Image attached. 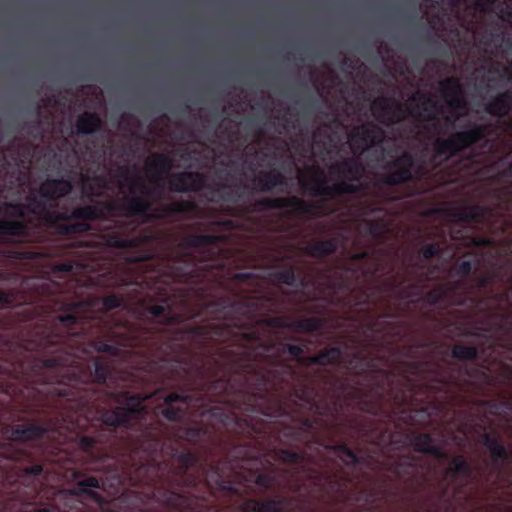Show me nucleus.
<instances>
[{
	"label": "nucleus",
	"mask_w": 512,
	"mask_h": 512,
	"mask_svg": "<svg viewBox=\"0 0 512 512\" xmlns=\"http://www.w3.org/2000/svg\"><path fill=\"white\" fill-rule=\"evenodd\" d=\"M221 241V236L204 234H187L179 243V247L187 250L177 256H171L163 261L158 271L157 280L164 287L160 290L175 292L176 284H196L201 281L203 272L211 268L207 263L216 257L212 246Z\"/></svg>",
	"instance_id": "nucleus-2"
},
{
	"label": "nucleus",
	"mask_w": 512,
	"mask_h": 512,
	"mask_svg": "<svg viewBox=\"0 0 512 512\" xmlns=\"http://www.w3.org/2000/svg\"><path fill=\"white\" fill-rule=\"evenodd\" d=\"M489 36H490V39H487L485 37L484 40H483V43L485 45H489L490 44V40H493L496 45H498L500 43H504L507 47H509V48L512 47V40L510 38H505L504 34L502 32H500V33H493V32H491L489 34Z\"/></svg>",
	"instance_id": "nucleus-50"
},
{
	"label": "nucleus",
	"mask_w": 512,
	"mask_h": 512,
	"mask_svg": "<svg viewBox=\"0 0 512 512\" xmlns=\"http://www.w3.org/2000/svg\"><path fill=\"white\" fill-rule=\"evenodd\" d=\"M451 356L459 361H473L478 357V349L475 346L456 344L451 349Z\"/></svg>",
	"instance_id": "nucleus-40"
},
{
	"label": "nucleus",
	"mask_w": 512,
	"mask_h": 512,
	"mask_svg": "<svg viewBox=\"0 0 512 512\" xmlns=\"http://www.w3.org/2000/svg\"><path fill=\"white\" fill-rule=\"evenodd\" d=\"M490 284V278L488 276H481L478 279V286L479 287H486Z\"/></svg>",
	"instance_id": "nucleus-60"
},
{
	"label": "nucleus",
	"mask_w": 512,
	"mask_h": 512,
	"mask_svg": "<svg viewBox=\"0 0 512 512\" xmlns=\"http://www.w3.org/2000/svg\"><path fill=\"white\" fill-rule=\"evenodd\" d=\"M199 471L206 472V484L204 488L216 487L225 492L243 497L253 492L252 484L257 485L265 491L272 490L278 486L277 476L273 472L258 473L253 479L236 471L238 465L227 459L208 463L199 457Z\"/></svg>",
	"instance_id": "nucleus-4"
},
{
	"label": "nucleus",
	"mask_w": 512,
	"mask_h": 512,
	"mask_svg": "<svg viewBox=\"0 0 512 512\" xmlns=\"http://www.w3.org/2000/svg\"><path fill=\"white\" fill-rule=\"evenodd\" d=\"M338 248L337 238H330L325 240L315 241L314 243L304 248L305 254L315 257L323 258L330 256L336 252Z\"/></svg>",
	"instance_id": "nucleus-29"
},
{
	"label": "nucleus",
	"mask_w": 512,
	"mask_h": 512,
	"mask_svg": "<svg viewBox=\"0 0 512 512\" xmlns=\"http://www.w3.org/2000/svg\"><path fill=\"white\" fill-rule=\"evenodd\" d=\"M97 443L98 441L94 437L83 436L79 440V448L86 454L89 462L94 464L92 469L110 468L113 459L107 452L98 450Z\"/></svg>",
	"instance_id": "nucleus-21"
},
{
	"label": "nucleus",
	"mask_w": 512,
	"mask_h": 512,
	"mask_svg": "<svg viewBox=\"0 0 512 512\" xmlns=\"http://www.w3.org/2000/svg\"><path fill=\"white\" fill-rule=\"evenodd\" d=\"M424 467V460L420 456L409 453L392 463L388 470L400 481L407 485H413L417 481L420 470Z\"/></svg>",
	"instance_id": "nucleus-18"
},
{
	"label": "nucleus",
	"mask_w": 512,
	"mask_h": 512,
	"mask_svg": "<svg viewBox=\"0 0 512 512\" xmlns=\"http://www.w3.org/2000/svg\"><path fill=\"white\" fill-rule=\"evenodd\" d=\"M500 18L503 20H505L506 18L512 20V9H506L505 11H503Z\"/></svg>",
	"instance_id": "nucleus-64"
},
{
	"label": "nucleus",
	"mask_w": 512,
	"mask_h": 512,
	"mask_svg": "<svg viewBox=\"0 0 512 512\" xmlns=\"http://www.w3.org/2000/svg\"><path fill=\"white\" fill-rule=\"evenodd\" d=\"M10 439L13 441H32L45 436L47 429L39 424H16L11 427Z\"/></svg>",
	"instance_id": "nucleus-26"
},
{
	"label": "nucleus",
	"mask_w": 512,
	"mask_h": 512,
	"mask_svg": "<svg viewBox=\"0 0 512 512\" xmlns=\"http://www.w3.org/2000/svg\"><path fill=\"white\" fill-rule=\"evenodd\" d=\"M15 277V274L0 270V283L9 282Z\"/></svg>",
	"instance_id": "nucleus-55"
},
{
	"label": "nucleus",
	"mask_w": 512,
	"mask_h": 512,
	"mask_svg": "<svg viewBox=\"0 0 512 512\" xmlns=\"http://www.w3.org/2000/svg\"><path fill=\"white\" fill-rule=\"evenodd\" d=\"M173 168L172 158L164 153L154 154L146 162V170L151 174L154 181H160L170 174Z\"/></svg>",
	"instance_id": "nucleus-25"
},
{
	"label": "nucleus",
	"mask_w": 512,
	"mask_h": 512,
	"mask_svg": "<svg viewBox=\"0 0 512 512\" xmlns=\"http://www.w3.org/2000/svg\"><path fill=\"white\" fill-rule=\"evenodd\" d=\"M414 157L404 151L395 159L385 165L386 172L381 176L380 182L386 186H399L413 181Z\"/></svg>",
	"instance_id": "nucleus-14"
},
{
	"label": "nucleus",
	"mask_w": 512,
	"mask_h": 512,
	"mask_svg": "<svg viewBox=\"0 0 512 512\" xmlns=\"http://www.w3.org/2000/svg\"><path fill=\"white\" fill-rule=\"evenodd\" d=\"M324 323V319L320 317H302L288 324H284V327H287L295 332L313 333L321 330L324 326Z\"/></svg>",
	"instance_id": "nucleus-32"
},
{
	"label": "nucleus",
	"mask_w": 512,
	"mask_h": 512,
	"mask_svg": "<svg viewBox=\"0 0 512 512\" xmlns=\"http://www.w3.org/2000/svg\"><path fill=\"white\" fill-rule=\"evenodd\" d=\"M169 190L176 193L199 192L203 189L210 190L211 194L221 196L227 202H237L240 194L230 189L225 183L207 185L206 177L198 171H181L170 174Z\"/></svg>",
	"instance_id": "nucleus-11"
},
{
	"label": "nucleus",
	"mask_w": 512,
	"mask_h": 512,
	"mask_svg": "<svg viewBox=\"0 0 512 512\" xmlns=\"http://www.w3.org/2000/svg\"><path fill=\"white\" fill-rule=\"evenodd\" d=\"M191 398L186 393H170L165 397L167 407L162 411L163 416L169 421H181L185 416Z\"/></svg>",
	"instance_id": "nucleus-24"
},
{
	"label": "nucleus",
	"mask_w": 512,
	"mask_h": 512,
	"mask_svg": "<svg viewBox=\"0 0 512 512\" xmlns=\"http://www.w3.org/2000/svg\"><path fill=\"white\" fill-rule=\"evenodd\" d=\"M113 364L103 356L93 357V384H108L107 379L113 374Z\"/></svg>",
	"instance_id": "nucleus-31"
},
{
	"label": "nucleus",
	"mask_w": 512,
	"mask_h": 512,
	"mask_svg": "<svg viewBox=\"0 0 512 512\" xmlns=\"http://www.w3.org/2000/svg\"><path fill=\"white\" fill-rule=\"evenodd\" d=\"M144 397L133 395L127 397L126 407H117L115 410L108 411L103 415V422L111 427L129 428L132 419H138L144 413Z\"/></svg>",
	"instance_id": "nucleus-15"
},
{
	"label": "nucleus",
	"mask_w": 512,
	"mask_h": 512,
	"mask_svg": "<svg viewBox=\"0 0 512 512\" xmlns=\"http://www.w3.org/2000/svg\"><path fill=\"white\" fill-rule=\"evenodd\" d=\"M306 404L309 406L310 409H315V411L319 414H322V412L320 411V407L319 405L316 403L315 400L313 401H306Z\"/></svg>",
	"instance_id": "nucleus-62"
},
{
	"label": "nucleus",
	"mask_w": 512,
	"mask_h": 512,
	"mask_svg": "<svg viewBox=\"0 0 512 512\" xmlns=\"http://www.w3.org/2000/svg\"><path fill=\"white\" fill-rule=\"evenodd\" d=\"M302 488H303V484H300V483H293L290 485V489L294 493H300L302 491Z\"/></svg>",
	"instance_id": "nucleus-63"
},
{
	"label": "nucleus",
	"mask_w": 512,
	"mask_h": 512,
	"mask_svg": "<svg viewBox=\"0 0 512 512\" xmlns=\"http://www.w3.org/2000/svg\"><path fill=\"white\" fill-rule=\"evenodd\" d=\"M319 204L310 203L297 196L292 197H265L257 200L253 205V210L257 212L267 210H278L291 208L294 215L314 216L315 210L319 209Z\"/></svg>",
	"instance_id": "nucleus-13"
},
{
	"label": "nucleus",
	"mask_w": 512,
	"mask_h": 512,
	"mask_svg": "<svg viewBox=\"0 0 512 512\" xmlns=\"http://www.w3.org/2000/svg\"><path fill=\"white\" fill-rule=\"evenodd\" d=\"M409 440L414 451L418 453L431 455L440 460L450 459L449 466L444 470V480H449V483L440 487L438 498L450 502L462 494L473 476V468L465 457L458 455L450 458L440 447L434 445V438L429 433H413Z\"/></svg>",
	"instance_id": "nucleus-5"
},
{
	"label": "nucleus",
	"mask_w": 512,
	"mask_h": 512,
	"mask_svg": "<svg viewBox=\"0 0 512 512\" xmlns=\"http://www.w3.org/2000/svg\"><path fill=\"white\" fill-rule=\"evenodd\" d=\"M343 357L341 347H329L321 350L319 353L310 356L309 362L319 366L338 365Z\"/></svg>",
	"instance_id": "nucleus-30"
},
{
	"label": "nucleus",
	"mask_w": 512,
	"mask_h": 512,
	"mask_svg": "<svg viewBox=\"0 0 512 512\" xmlns=\"http://www.w3.org/2000/svg\"><path fill=\"white\" fill-rule=\"evenodd\" d=\"M123 303V298L116 294H109L102 299V307L106 313L122 307Z\"/></svg>",
	"instance_id": "nucleus-47"
},
{
	"label": "nucleus",
	"mask_w": 512,
	"mask_h": 512,
	"mask_svg": "<svg viewBox=\"0 0 512 512\" xmlns=\"http://www.w3.org/2000/svg\"><path fill=\"white\" fill-rule=\"evenodd\" d=\"M424 99L422 110L425 114L415 109H410L407 104L402 103L395 98L381 97L373 101L371 111L374 118L384 126H392L406 119L407 116H413L426 121H432L435 131L440 132V125L437 120L439 107L434 99L425 94H420Z\"/></svg>",
	"instance_id": "nucleus-8"
},
{
	"label": "nucleus",
	"mask_w": 512,
	"mask_h": 512,
	"mask_svg": "<svg viewBox=\"0 0 512 512\" xmlns=\"http://www.w3.org/2000/svg\"><path fill=\"white\" fill-rule=\"evenodd\" d=\"M466 127L447 138H437L434 143L435 158L448 161L485 139L488 134V126L485 124L469 122Z\"/></svg>",
	"instance_id": "nucleus-10"
},
{
	"label": "nucleus",
	"mask_w": 512,
	"mask_h": 512,
	"mask_svg": "<svg viewBox=\"0 0 512 512\" xmlns=\"http://www.w3.org/2000/svg\"><path fill=\"white\" fill-rule=\"evenodd\" d=\"M432 342L429 339H418L414 342L398 348V352L405 360L415 364L421 363V353L430 348Z\"/></svg>",
	"instance_id": "nucleus-27"
},
{
	"label": "nucleus",
	"mask_w": 512,
	"mask_h": 512,
	"mask_svg": "<svg viewBox=\"0 0 512 512\" xmlns=\"http://www.w3.org/2000/svg\"><path fill=\"white\" fill-rule=\"evenodd\" d=\"M412 296H418V291L415 285L403 287L397 291V298L401 300L408 299Z\"/></svg>",
	"instance_id": "nucleus-51"
},
{
	"label": "nucleus",
	"mask_w": 512,
	"mask_h": 512,
	"mask_svg": "<svg viewBox=\"0 0 512 512\" xmlns=\"http://www.w3.org/2000/svg\"><path fill=\"white\" fill-rule=\"evenodd\" d=\"M206 434H207L206 427L199 425V424H194L192 426L181 427L179 429L177 436L187 442L196 444L202 438H204L206 436Z\"/></svg>",
	"instance_id": "nucleus-38"
},
{
	"label": "nucleus",
	"mask_w": 512,
	"mask_h": 512,
	"mask_svg": "<svg viewBox=\"0 0 512 512\" xmlns=\"http://www.w3.org/2000/svg\"><path fill=\"white\" fill-rule=\"evenodd\" d=\"M477 6H479L482 10H486L490 6H492L495 0H475Z\"/></svg>",
	"instance_id": "nucleus-57"
},
{
	"label": "nucleus",
	"mask_w": 512,
	"mask_h": 512,
	"mask_svg": "<svg viewBox=\"0 0 512 512\" xmlns=\"http://www.w3.org/2000/svg\"><path fill=\"white\" fill-rule=\"evenodd\" d=\"M100 215V209H98L96 203L93 202L76 206L70 211L72 221L80 220L79 222L89 223V221H98Z\"/></svg>",
	"instance_id": "nucleus-34"
},
{
	"label": "nucleus",
	"mask_w": 512,
	"mask_h": 512,
	"mask_svg": "<svg viewBox=\"0 0 512 512\" xmlns=\"http://www.w3.org/2000/svg\"><path fill=\"white\" fill-rule=\"evenodd\" d=\"M472 267L470 260H462L456 262L454 270L456 275L460 276L462 279H466L470 275Z\"/></svg>",
	"instance_id": "nucleus-48"
},
{
	"label": "nucleus",
	"mask_w": 512,
	"mask_h": 512,
	"mask_svg": "<svg viewBox=\"0 0 512 512\" xmlns=\"http://www.w3.org/2000/svg\"><path fill=\"white\" fill-rule=\"evenodd\" d=\"M146 437L141 449L148 459L121 471L110 470L106 477L115 490L134 488L121 494L120 508L129 512H228L216 501L234 494L216 487L204 488L206 472L199 471V456L195 452L180 449L154 433ZM240 511L259 512V500L243 499Z\"/></svg>",
	"instance_id": "nucleus-1"
},
{
	"label": "nucleus",
	"mask_w": 512,
	"mask_h": 512,
	"mask_svg": "<svg viewBox=\"0 0 512 512\" xmlns=\"http://www.w3.org/2000/svg\"><path fill=\"white\" fill-rule=\"evenodd\" d=\"M119 174L126 180H131L129 192L131 195L124 196L122 202L114 200H98L97 208L100 209L101 215L99 220H108L110 217L124 214L127 217H136L141 220V216H145L151 208V201L148 199L152 192L147 188L146 184L140 178L129 177V169L121 167ZM162 190L155 189L154 196H161Z\"/></svg>",
	"instance_id": "nucleus-6"
},
{
	"label": "nucleus",
	"mask_w": 512,
	"mask_h": 512,
	"mask_svg": "<svg viewBox=\"0 0 512 512\" xmlns=\"http://www.w3.org/2000/svg\"><path fill=\"white\" fill-rule=\"evenodd\" d=\"M363 406L361 407V410L367 412V413H370V414H373V415H377L378 414V411H379V407L376 403L372 402V401H364L363 403Z\"/></svg>",
	"instance_id": "nucleus-54"
},
{
	"label": "nucleus",
	"mask_w": 512,
	"mask_h": 512,
	"mask_svg": "<svg viewBox=\"0 0 512 512\" xmlns=\"http://www.w3.org/2000/svg\"><path fill=\"white\" fill-rule=\"evenodd\" d=\"M270 171H271V174H269L268 176H269L270 180L273 181L274 188H276L278 186H284L287 184V178L283 173L276 171V170H270Z\"/></svg>",
	"instance_id": "nucleus-52"
},
{
	"label": "nucleus",
	"mask_w": 512,
	"mask_h": 512,
	"mask_svg": "<svg viewBox=\"0 0 512 512\" xmlns=\"http://www.w3.org/2000/svg\"><path fill=\"white\" fill-rule=\"evenodd\" d=\"M369 257L368 252H358L354 254L353 259L357 261H363L366 260Z\"/></svg>",
	"instance_id": "nucleus-59"
},
{
	"label": "nucleus",
	"mask_w": 512,
	"mask_h": 512,
	"mask_svg": "<svg viewBox=\"0 0 512 512\" xmlns=\"http://www.w3.org/2000/svg\"><path fill=\"white\" fill-rule=\"evenodd\" d=\"M308 479L313 481L314 485L319 487L322 492L331 495L337 502L343 500L345 489L347 485L352 482L349 476L341 478L336 475L320 472H316L315 475H310Z\"/></svg>",
	"instance_id": "nucleus-19"
},
{
	"label": "nucleus",
	"mask_w": 512,
	"mask_h": 512,
	"mask_svg": "<svg viewBox=\"0 0 512 512\" xmlns=\"http://www.w3.org/2000/svg\"><path fill=\"white\" fill-rule=\"evenodd\" d=\"M92 226L87 222H74V223H63L56 230L59 234L69 236L84 234L91 231Z\"/></svg>",
	"instance_id": "nucleus-41"
},
{
	"label": "nucleus",
	"mask_w": 512,
	"mask_h": 512,
	"mask_svg": "<svg viewBox=\"0 0 512 512\" xmlns=\"http://www.w3.org/2000/svg\"><path fill=\"white\" fill-rule=\"evenodd\" d=\"M82 194L85 199L93 203L97 201L96 198L102 196V193L96 188L95 183L89 177L83 178Z\"/></svg>",
	"instance_id": "nucleus-45"
},
{
	"label": "nucleus",
	"mask_w": 512,
	"mask_h": 512,
	"mask_svg": "<svg viewBox=\"0 0 512 512\" xmlns=\"http://www.w3.org/2000/svg\"><path fill=\"white\" fill-rule=\"evenodd\" d=\"M482 444L490 452L494 469L500 471L510 460V453L498 436L491 433L482 435Z\"/></svg>",
	"instance_id": "nucleus-23"
},
{
	"label": "nucleus",
	"mask_w": 512,
	"mask_h": 512,
	"mask_svg": "<svg viewBox=\"0 0 512 512\" xmlns=\"http://www.w3.org/2000/svg\"><path fill=\"white\" fill-rule=\"evenodd\" d=\"M31 197L41 200L36 189L25 197V202H3L2 211L6 217L0 218V245H10L25 239L30 234L27 214L33 215Z\"/></svg>",
	"instance_id": "nucleus-9"
},
{
	"label": "nucleus",
	"mask_w": 512,
	"mask_h": 512,
	"mask_svg": "<svg viewBox=\"0 0 512 512\" xmlns=\"http://www.w3.org/2000/svg\"><path fill=\"white\" fill-rule=\"evenodd\" d=\"M449 290L444 286H438L430 291H428L423 300L426 304L430 306H436L440 302H442L448 294Z\"/></svg>",
	"instance_id": "nucleus-43"
},
{
	"label": "nucleus",
	"mask_w": 512,
	"mask_h": 512,
	"mask_svg": "<svg viewBox=\"0 0 512 512\" xmlns=\"http://www.w3.org/2000/svg\"><path fill=\"white\" fill-rule=\"evenodd\" d=\"M264 392V397L260 399L261 403L257 404L259 413L271 420L291 414V411H289L286 403L281 399L277 391L270 392L265 389Z\"/></svg>",
	"instance_id": "nucleus-22"
},
{
	"label": "nucleus",
	"mask_w": 512,
	"mask_h": 512,
	"mask_svg": "<svg viewBox=\"0 0 512 512\" xmlns=\"http://www.w3.org/2000/svg\"><path fill=\"white\" fill-rule=\"evenodd\" d=\"M275 455L279 461L286 464H301L304 461V455L299 451L277 449Z\"/></svg>",
	"instance_id": "nucleus-42"
},
{
	"label": "nucleus",
	"mask_w": 512,
	"mask_h": 512,
	"mask_svg": "<svg viewBox=\"0 0 512 512\" xmlns=\"http://www.w3.org/2000/svg\"><path fill=\"white\" fill-rule=\"evenodd\" d=\"M269 174L271 171H260L256 177L253 178L255 188L260 192H270L274 189L273 181L270 180Z\"/></svg>",
	"instance_id": "nucleus-44"
},
{
	"label": "nucleus",
	"mask_w": 512,
	"mask_h": 512,
	"mask_svg": "<svg viewBox=\"0 0 512 512\" xmlns=\"http://www.w3.org/2000/svg\"><path fill=\"white\" fill-rule=\"evenodd\" d=\"M486 213V208L480 204L467 205L459 208L454 216L457 220L464 223L479 224L483 221Z\"/></svg>",
	"instance_id": "nucleus-33"
},
{
	"label": "nucleus",
	"mask_w": 512,
	"mask_h": 512,
	"mask_svg": "<svg viewBox=\"0 0 512 512\" xmlns=\"http://www.w3.org/2000/svg\"><path fill=\"white\" fill-rule=\"evenodd\" d=\"M292 439L300 441L302 439V431L300 429H290L287 433Z\"/></svg>",
	"instance_id": "nucleus-56"
},
{
	"label": "nucleus",
	"mask_w": 512,
	"mask_h": 512,
	"mask_svg": "<svg viewBox=\"0 0 512 512\" xmlns=\"http://www.w3.org/2000/svg\"><path fill=\"white\" fill-rule=\"evenodd\" d=\"M91 180L95 183L96 188L103 194V190L107 188V177L104 174L95 175Z\"/></svg>",
	"instance_id": "nucleus-53"
},
{
	"label": "nucleus",
	"mask_w": 512,
	"mask_h": 512,
	"mask_svg": "<svg viewBox=\"0 0 512 512\" xmlns=\"http://www.w3.org/2000/svg\"><path fill=\"white\" fill-rule=\"evenodd\" d=\"M313 176L309 181L300 179L301 187L313 197H334L359 194L364 190L362 180L365 176V166L357 157L344 158L329 167L331 176L339 180L327 185L323 171L316 166L310 168Z\"/></svg>",
	"instance_id": "nucleus-3"
},
{
	"label": "nucleus",
	"mask_w": 512,
	"mask_h": 512,
	"mask_svg": "<svg viewBox=\"0 0 512 512\" xmlns=\"http://www.w3.org/2000/svg\"><path fill=\"white\" fill-rule=\"evenodd\" d=\"M73 190V183L66 178H47L36 191L40 194L41 200L31 197L34 206L33 215L43 221L47 226L58 229L65 222L72 221L70 211H57V201L69 195Z\"/></svg>",
	"instance_id": "nucleus-7"
},
{
	"label": "nucleus",
	"mask_w": 512,
	"mask_h": 512,
	"mask_svg": "<svg viewBox=\"0 0 512 512\" xmlns=\"http://www.w3.org/2000/svg\"><path fill=\"white\" fill-rule=\"evenodd\" d=\"M103 122L98 114L84 112L76 120V132L78 135H91L102 128Z\"/></svg>",
	"instance_id": "nucleus-28"
},
{
	"label": "nucleus",
	"mask_w": 512,
	"mask_h": 512,
	"mask_svg": "<svg viewBox=\"0 0 512 512\" xmlns=\"http://www.w3.org/2000/svg\"><path fill=\"white\" fill-rule=\"evenodd\" d=\"M44 454H41L37 459V463L46 461ZM36 461L33 454L25 449L16 447L13 443H0V493L6 492V482L10 478H15L11 475L12 465L16 462H28L30 465L35 464Z\"/></svg>",
	"instance_id": "nucleus-12"
},
{
	"label": "nucleus",
	"mask_w": 512,
	"mask_h": 512,
	"mask_svg": "<svg viewBox=\"0 0 512 512\" xmlns=\"http://www.w3.org/2000/svg\"><path fill=\"white\" fill-rule=\"evenodd\" d=\"M442 249L439 244L430 243L422 247L421 255L424 259L430 260L438 255H440Z\"/></svg>",
	"instance_id": "nucleus-49"
},
{
	"label": "nucleus",
	"mask_w": 512,
	"mask_h": 512,
	"mask_svg": "<svg viewBox=\"0 0 512 512\" xmlns=\"http://www.w3.org/2000/svg\"><path fill=\"white\" fill-rule=\"evenodd\" d=\"M58 270L62 272L70 273L73 270V265L71 263H62L58 265Z\"/></svg>",
	"instance_id": "nucleus-58"
},
{
	"label": "nucleus",
	"mask_w": 512,
	"mask_h": 512,
	"mask_svg": "<svg viewBox=\"0 0 512 512\" xmlns=\"http://www.w3.org/2000/svg\"><path fill=\"white\" fill-rule=\"evenodd\" d=\"M384 138L385 131L373 123L359 125L350 134L353 151L361 153L382 145Z\"/></svg>",
	"instance_id": "nucleus-16"
},
{
	"label": "nucleus",
	"mask_w": 512,
	"mask_h": 512,
	"mask_svg": "<svg viewBox=\"0 0 512 512\" xmlns=\"http://www.w3.org/2000/svg\"><path fill=\"white\" fill-rule=\"evenodd\" d=\"M364 226L366 233L373 239L380 241L385 238L387 233V225L383 220H365Z\"/></svg>",
	"instance_id": "nucleus-39"
},
{
	"label": "nucleus",
	"mask_w": 512,
	"mask_h": 512,
	"mask_svg": "<svg viewBox=\"0 0 512 512\" xmlns=\"http://www.w3.org/2000/svg\"><path fill=\"white\" fill-rule=\"evenodd\" d=\"M331 450L335 452L340 460L348 467L355 468L365 463V459L350 449L346 444H337L331 446Z\"/></svg>",
	"instance_id": "nucleus-36"
},
{
	"label": "nucleus",
	"mask_w": 512,
	"mask_h": 512,
	"mask_svg": "<svg viewBox=\"0 0 512 512\" xmlns=\"http://www.w3.org/2000/svg\"><path fill=\"white\" fill-rule=\"evenodd\" d=\"M317 106H318V100L315 97H311L308 101V108L310 110L314 111V110H316Z\"/></svg>",
	"instance_id": "nucleus-61"
},
{
	"label": "nucleus",
	"mask_w": 512,
	"mask_h": 512,
	"mask_svg": "<svg viewBox=\"0 0 512 512\" xmlns=\"http://www.w3.org/2000/svg\"><path fill=\"white\" fill-rule=\"evenodd\" d=\"M293 500V498L285 496H275L259 500V512H288L287 507Z\"/></svg>",
	"instance_id": "nucleus-37"
},
{
	"label": "nucleus",
	"mask_w": 512,
	"mask_h": 512,
	"mask_svg": "<svg viewBox=\"0 0 512 512\" xmlns=\"http://www.w3.org/2000/svg\"><path fill=\"white\" fill-rule=\"evenodd\" d=\"M106 244L115 248H129L134 246L135 240L118 233H113L109 235Z\"/></svg>",
	"instance_id": "nucleus-46"
},
{
	"label": "nucleus",
	"mask_w": 512,
	"mask_h": 512,
	"mask_svg": "<svg viewBox=\"0 0 512 512\" xmlns=\"http://www.w3.org/2000/svg\"><path fill=\"white\" fill-rule=\"evenodd\" d=\"M196 204L191 200H180L168 204H161L153 211L152 207L148 210L147 215L141 216V222L147 223L152 220L162 219L175 222L179 220L180 215H187L194 212Z\"/></svg>",
	"instance_id": "nucleus-17"
},
{
	"label": "nucleus",
	"mask_w": 512,
	"mask_h": 512,
	"mask_svg": "<svg viewBox=\"0 0 512 512\" xmlns=\"http://www.w3.org/2000/svg\"><path fill=\"white\" fill-rule=\"evenodd\" d=\"M440 88L448 107L453 113L466 109L467 102L458 79L454 77L445 78L440 82Z\"/></svg>",
	"instance_id": "nucleus-20"
},
{
	"label": "nucleus",
	"mask_w": 512,
	"mask_h": 512,
	"mask_svg": "<svg viewBox=\"0 0 512 512\" xmlns=\"http://www.w3.org/2000/svg\"><path fill=\"white\" fill-rule=\"evenodd\" d=\"M273 276L276 282L287 286L305 287L307 285L306 278L298 275L293 266H288L285 269L278 270Z\"/></svg>",
	"instance_id": "nucleus-35"
}]
</instances>
